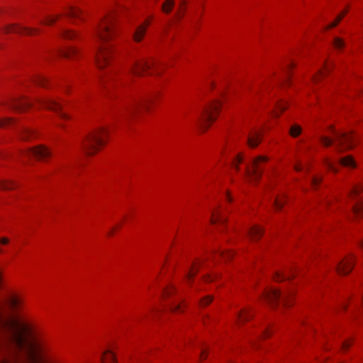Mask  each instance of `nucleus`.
<instances>
[{
    "label": "nucleus",
    "mask_w": 363,
    "mask_h": 363,
    "mask_svg": "<svg viewBox=\"0 0 363 363\" xmlns=\"http://www.w3.org/2000/svg\"><path fill=\"white\" fill-rule=\"evenodd\" d=\"M212 300H213L212 296H207L200 301V306H206L212 301Z\"/></svg>",
    "instance_id": "obj_41"
},
{
    "label": "nucleus",
    "mask_w": 363,
    "mask_h": 363,
    "mask_svg": "<svg viewBox=\"0 0 363 363\" xmlns=\"http://www.w3.org/2000/svg\"><path fill=\"white\" fill-rule=\"evenodd\" d=\"M277 110L274 111V114L276 117L279 116L278 111L280 112L284 111L286 108V104L284 102H279L277 104Z\"/></svg>",
    "instance_id": "obj_38"
},
{
    "label": "nucleus",
    "mask_w": 363,
    "mask_h": 363,
    "mask_svg": "<svg viewBox=\"0 0 363 363\" xmlns=\"http://www.w3.org/2000/svg\"><path fill=\"white\" fill-rule=\"evenodd\" d=\"M361 246L363 248V240L361 242Z\"/></svg>",
    "instance_id": "obj_61"
},
{
    "label": "nucleus",
    "mask_w": 363,
    "mask_h": 363,
    "mask_svg": "<svg viewBox=\"0 0 363 363\" xmlns=\"http://www.w3.org/2000/svg\"><path fill=\"white\" fill-rule=\"evenodd\" d=\"M200 264V262H194L193 265L191 266V268L190 271L188 272V274L186 275V279L188 281H190L191 278L196 275V274L198 272V265Z\"/></svg>",
    "instance_id": "obj_24"
},
{
    "label": "nucleus",
    "mask_w": 363,
    "mask_h": 363,
    "mask_svg": "<svg viewBox=\"0 0 363 363\" xmlns=\"http://www.w3.org/2000/svg\"><path fill=\"white\" fill-rule=\"evenodd\" d=\"M343 17H344V14H339L336 17L335 21L328 26L327 29H330V28L335 27L340 22V21L342 19Z\"/></svg>",
    "instance_id": "obj_35"
},
{
    "label": "nucleus",
    "mask_w": 363,
    "mask_h": 363,
    "mask_svg": "<svg viewBox=\"0 0 363 363\" xmlns=\"http://www.w3.org/2000/svg\"><path fill=\"white\" fill-rule=\"evenodd\" d=\"M268 333H269V330H268V329H266V330H264V336H267V335H269V334H268Z\"/></svg>",
    "instance_id": "obj_56"
},
{
    "label": "nucleus",
    "mask_w": 363,
    "mask_h": 363,
    "mask_svg": "<svg viewBox=\"0 0 363 363\" xmlns=\"http://www.w3.org/2000/svg\"><path fill=\"white\" fill-rule=\"evenodd\" d=\"M225 220H226L225 218H224L220 215L216 216L215 213H213V216L211 218L212 223H216L217 222H219L220 223H224L225 222Z\"/></svg>",
    "instance_id": "obj_33"
},
{
    "label": "nucleus",
    "mask_w": 363,
    "mask_h": 363,
    "mask_svg": "<svg viewBox=\"0 0 363 363\" xmlns=\"http://www.w3.org/2000/svg\"><path fill=\"white\" fill-rule=\"evenodd\" d=\"M15 186L14 184L11 181L3 180L0 182V189L3 190H9Z\"/></svg>",
    "instance_id": "obj_27"
},
{
    "label": "nucleus",
    "mask_w": 363,
    "mask_h": 363,
    "mask_svg": "<svg viewBox=\"0 0 363 363\" xmlns=\"http://www.w3.org/2000/svg\"><path fill=\"white\" fill-rule=\"evenodd\" d=\"M106 134V129L102 128L88 135L82 143L84 152L92 155L99 151L100 146L104 144V136Z\"/></svg>",
    "instance_id": "obj_2"
},
{
    "label": "nucleus",
    "mask_w": 363,
    "mask_h": 363,
    "mask_svg": "<svg viewBox=\"0 0 363 363\" xmlns=\"http://www.w3.org/2000/svg\"><path fill=\"white\" fill-rule=\"evenodd\" d=\"M181 307V303L180 302H174L173 303L171 304L170 306V309L172 311H178Z\"/></svg>",
    "instance_id": "obj_47"
},
{
    "label": "nucleus",
    "mask_w": 363,
    "mask_h": 363,
    "mask_svg": "<svg viewBox=\"0 0 363 363\" xmlns=\"http://www.w3.org/2000/svg\"><path fill=\"white\" fill-rule=\"evenodd\" d=\"M33 132L30 130H28L27 128H22L21 130V138L23 140H26L28 138H29L30 136H32L33 135Z\"/></svg>",
    "instance_id": "obj_31"
},
{
    "label": "nucleus",
    "mask_w": 363,
    "mask_h": 363,
    "mask_svg": "<svg viewBox=\"0 0 363 363\" xmlns=\"http://www.w3.org/2000/svg\"><path fill=\"white\" fill-rule=\"evenodd\" d=\"M348 12V9H345L344 11H342L340 14H344V16L347 14Z\"/></svg>",
    "instance_id": "obj_54"
},
{
    "label": "nucleus",
    "mask_w": 363,
    "mask_h": 363,
    "mask_svg": "<svg viewBox=\"0 0 363 363\" xmlns=\"http://www.w3.org/2000/svg\"><path fill=\"white\" fill-rule=\"evenodd\" d=\"M339 163L346 167H350L354 168L356 166L355 161L354 160L353 157L350 155L345 156L344 157H342L339 160Z\"/></svg>",
    "instance_id": "obj_20"
},
{
    "label": "nucleus",
    "mask_w": 363,
    "mask_h": 363,
    "mask_svg": "<svg viewBox=\"0 0 363 363\" xmlns=\"http://www.w3.org/2000/svg\"><path fill=\"white\" fill-rule=\"evenodd\" d=\"M101 360L103 363H116L115 355L110 350H107L103 354Z\"/></svg>",
    "instance_id": "obj_21"
},
{
    "label": "nucleus",
    "mask_w": 363,
    "mask_h": 363,
    "mask_svg": "<svg viewBox=\"0 0 363 363\" xmlns=\"http://www.w3.org/2000/svg\"><path fill=\"white\" fill-rule=\"evenodd\" d=\"M77 51L73 48H69L66 50H62L59 51V54L65 57H71L72 55H75Z\"/></svg>",
    "instance_id": "obj_28"
},
{
    "label": "nucleus",
    "mask_w": 363,
    "mask_h": 363,
    "mask_svg": "<svg viewBox=\"0 0 363 363\" xmlns=\"http://www.w3.org/2000/svg\"><path fill=\"white\" fill-rule=\"evenodd\" d=\"M155 65V62L150 63L145 59L137 60L130 65L128 69V73L131 75L141 76L143 72L150 69L152 66L154 67Z\"/></svg>",
    "instance_id": "obj_11"
},
{
    "label": "nucleus",
    "mask_w": 363,
    "mask_h": 363,
    "mask_svg": "<svg viewBox=\"0 0 363 363\" xmlns=\"http://www.w3.org/2000/svg\"><path fill=\"white\" fill-rule=\"evenodd\" d=\"M152 101V96L133 99L124 106L121 111V114L128 117L139 112L142 108L147 109V104Z\"/></svg>",
    "instance_id": "obj_4"
},
{
    "label": "nucleus",
    "mask_w": 363,
    "mask_h": 363,
    "mask_svg": "<svg viewBox=\"0 0 363 363\" xmlns=\"http://www.w3.org/2000/svg\"><path fill=\"white\" fill-rule=\"evenodd\" d=\"M204 280H205L206 281H213V278H211V277H205V278H204Z\"/></svg>",
    "instance_id": "obj_53"
},
{
    "label": "nucleus",
    "mask_w": 363,
    "mask_h": 363,
    "mask_svg": "<svg viewBox=\"0 0 363 363\" xmlns=\"http://www.w3.org/2000/svg\"><path fill=\"white\" fill-rule=\"evenodd\" d=\"M323 162L329 170L334 172H337L336 166L328 158H325Z\"/></svg>",
    "instance_id": "obj_30"
},
{
    "label": "nucleus",
    "mask_w": 363,
    "mask_h": 363,
    "mask_svg": "<svg viewBox=\"0 0 363 363\" xmlns=\"http://www.w3.org/2000/svg\"><path fill=\"white\" fill-rule=\"evenodd\" d=\"M150 22L146 21L143 24L139 26L133 35V38L135 42H140L143 38L146 32L147 27L149 26Z\"/></svg>",
    "instance_id": "obj_15"
},
{
    "label": "nucleus",
    "mask_w": 363,
    "mask_h": 363,
    "mask_svg": "<svg viewBox=\"0 0 363 363\" xmlns=\"http://www.w3.org/2000/svg\"><path fill=\"white\" fill-rule=\"evenodd\" d=\"M33 81L34 83H35L37 85L41 86H45V84L47 82V79L43 76H36L33 79Z\"/></svg>",
    "instance_id": "obj_29"
},
{
    "label": "nucleus",
    "mask_w": 363,
    "mask_h": 363,
    "mask_svg": "<svg viewBox=\"0 0 363 363\" xmlns=\"http://www.w3.org/2000/svg\"><path fill=\"white\" fill-rule=\"evenodd\" d=\"M261 141V136L258 132L250 133L247 136V144L250 147H257Z\"/></svg>",
    "instance_id": "obj_16"
},
{
    "label": "nucleus",
    "mask_w": 363,
    "mask_h": 363,
    "mask_svg": "<svg viewBox=\"0 0 363 363\" xmlns=\"http://www.w3.org/2000/svg\"><path fill=\"white\" fill-rule=\"evenodd\" d=\"M252 315L245 309L240 311L237 315L238 323H244L251 318Z\"/></svg>",
    "instance_id": "obj_22"
},
{
    "label": "nucleus",
    "mask_w": 363,
    "mask_h": 363,
    "mask_svg": "<svg viewBox=\"0 0 363 363\" xmlns=\"http://www.w3.org/2000/svg\"><path fill=\"white\" fill-rule=\"evenodd\" d=\"M1 243L3 245H6V244L9 243V239L6 238H2L1 239Z\"/></svg>",
    "instance_id": "obj_52"
},
{
    "label": "nucleus",
    "mask_w": 363,
    "mask_h": 363,
    "mask_svg": "<svg viewBox=\"0 0 363 363\" xmlns=\"http://www.w3.org/2000/svg\"><path fill=\"white\" fill-rule=\"evenodd\" d=\"M98 38L105 43L111 39L114 35V16L107 14L101 21L96 30Z\"/></svg>",
    "instance_id": "obj_3"
},
{
    "label": "nucleus",
    "mask_w": 363,
    "mask_h": 363,
    "mask_svg": "<svg viewBox=\"0 0 363 363\" xmlns=\"http://www.w3.org/2000/svg\"><path fill=\"white\" fill-rule=\"evenodd\" d=\"M34 105L55 111L62 119L68 118V116L62 110V105L55 99L50 98L40 99L35 102L28 99H19L13 101L10 104L11 107L18 111H25Z\"/></svg>",
    "instance_id": "obj_1"
},
{
    "label": "nucleus",
    "mask_w": 363,
    "mask_h": 363,
    "mask_svg": "<svg viewBox=\"0 0 363 363\" xmlns=\"http://www.w3.org/2000/svg\"><path fill=\"white\" fill-rule=\"evenodd\" d=\"M284 203V198H276L274 204L276 209H281Z\"/></svg>",
    "instance_id": "obj_40"
},
{
    "label": "nucleus",
    "mask_w": 363,
    "mask_h": 363,
    "mask_svg": "<svg viewBox=\"0 0 363 363\" xmlns=\"http://www.w3.org/2000/svg\"><path fill=\"white\" fill-rule=\"evenodd\" d=\"M220 106V102L219 101H213L208 106L203 108L202 114L199 118V122L201 123V128L206 130L209 123H211L216 120L215 113H216Z\"/></svg>",
    "instance_id": "obj_5"
},
{
    "label": "nucleus",
    "mask_w": 363,
    "mask_h": 363,
    "mask_svg": "<svg viewBox=\"0 0 363 363\" xmlns=\"http://www.w3.org/2000/svg\"><path fill=\"white\" fill-rule=\"evenodd\" d=\"M174 6V0H166L162 6V11L166 13H169L172 11V8Z\"/></svg>",
    "instance_id": "obj_23"
},
{
    "label": "nucleus",
    "mask_w": 363,
    "mask_h": 363,
    "mask_svg": "<svg viewBox=\"0 0 363 363\" xmlns=\"http://www.w3.org/2000/svg\"><path fill=\"white\" fill-rule=\"evenodd\" d=\"M320 141L325 147H330L333 143V140L326 136H322L320 138Z\"/></svg>",
    "instance_id": "obj_34"
},
{
    "label": "nucleus",
    "mask_w": 363,
    "mask_h": 363,
    "mask_svg": "<svg viewBox=\"0 0 363 363\" xmlns=\"http://www.w3.org/2000/svg\"><path fill=\"white\" fill-rule=\"evenodd\" d=\"M23 157H35L38 160H43L50 156V151L43 146H38L35 148L26 149L21 153Z\"/></svg>",
    "instance_id": "obj_12"
},
{
    "label": "nucleus",
    "mask_w": 363,
    "mask_h": 363,
    "mask_svg": "<svg viewBox=\"0 0 363 363\" xmlns=\"http://www.w3.org/2000/svg\"><path fill=\"white\" fill-rule=\"evenodd\" d=\"M354 266V257L352 255L345 257L337 266V271L340 274H349Z\"/></svg>",
    "instance_id": "obj_13"
},
{
    "label": "nucleus",
    "mask_w": 363,
    "mask_h": 363,
    "mask_svg": "<svg viewBox=\"0 0 363 363\" xmlns=\"http://www.w3.org/2000/svg\"><path fill=\"white\" fill-rule=\"evenodd\" d=\"M363 191V186H356L349 193V199L353 204L352 210L356 217H359L363 213V199L360 194Z\"/></svg>",
    "instance_id": "obj_8"
},
{
    "label": "nucleus",
    "mask_w": 363,
    "mask_h": 363,
    "mask_svg": "<svg viewBox=\"0 0 363 363\" xmlns=\"http://www.w3.org/2000/svg\"><path fill=\"white\" fill-rule=\"evenodd\" d=\"M62 35L65 38L68 39H73L77 35L75 33L71 30H64Z\"/></svg>",
    "instance_id": "obj_42"
},
{
    "label": "nucleus",
    "mask_w": 363,
    "mask_h": 363,
    "mask_svg": "<svg viewBox=\"0 0 363 363\" xmlns=\"http://www.w3.org/2000/svg\"><path fill=\"white\" fill-rule=\"evenodd\" d=\"M324 75V72L323 71H320L318 74V77H322Z\"/></svg>",
    "instance_id": "obj_57"
},
{
    "label": "nucleus",
    "mask_w": 363,
    "mask_h": 363,
    "mask_svg": "<svg viewBox=\"0 0 363 363\" xmlns=\"http://www.w3.org/2000/svg\"><path fill=\"white\" fill-rule=\"evenodd\" d=\"M335 140L338 144L336 149L338 152H342L347 149H350L354 145V137L351 133L335 132L333 130Z\"/></svg>",
    "instance_id": "obj_9"
},
{
    "label": "nucleus",
    "mask_w": 363,
    "mask_h": 363,
    "mask_svg": "<svg viewBox=\"0 0 363 363\" xmlns=\"http://www.w3.org/2000/svg\"><path fill=\"white\" fill-rule=\"evenodd\" d=\"M322 181V178L318 177H313L311 179V185L313 187H316L319 183Z\"/></svg>",
    "instance_id": "obj_45"
},
{
    "label": "nucleus",
    "mask_w": 363,
    "mask_h": 363,
    "mask_svg": "<svg viewBox=\"0 0 363 363\" xmlns=\"http://www.w3.org/2000/svg\"><path fill=\"white\" fill-rule=\"evenodd\" d=\"M219 255L222 256L225 259H230L233 256V253L230 251H220L219 252Z\"/></svg>",
    "instance_id": "obj_43"
},
{
    "label": "nucleus",
    "mask_w": 363,
    "mask_h": 363,
    "mask_svg": "<svg viewBox=\"0 0 363 363\" xmlns=\"http://www.w3.org/2000/svg\"><path fill=\"white\" fill-rule=\"evenodd\" d=\"M294 169L297 172H300L302 170L303 167H302V165L301 164L298 163V164H296L295 166H294Z\"/></svg>",
    "instance_id": "obj_50"
},
{
    "label": "nucleus",
    "mask_w": 363,
    "mask_h": 363,
    "mask_svg": "<svg viewBox=\"0 0 363 363\" xmlns=\"http://www.w3.org/2000/svg\"><path fill=\"white\" fill-rule=\"evenodd\" d=\"M242 162V157L241 155H238L235 160L233 161V167L236 170L239 169L238 164Z\"/></svg>",
    "instance_id": "obj_44"
},
{
    "label": "nucleus",
    "mask_w": 363,
    "mask_h": 363,
    "mask_svg": "<svg viewBox=\"0 0 363 363\" xmlns=\"http://www.w3.org/2000/svg\"><path fill=\"white\" fill-rule=\"evenodd\" d=\"M111 54V45L104 43L99 48L98 52L96 57V60L99 68H103L109 63V58Z\"/></svg>",
    "instance_id": "obj_10"
},
{
    "label": "nucleus",
    "mask_w": 363,
    "mask_h": 363,
    "mask_svg": "<svg viewBox=\"0 0 363 363\" xmlns=\"http://www.w3.org/2000/svg\"><path fill=\"white\" fill-rule=\"evenodd\" d=\"M107 80L113 81V76L112 74L108 76Z\"/></svg>",
    "instance_id": "obj_55"
},
{
    "label": "nucleus",
    "mask_w": 363,
    "mask_h": 363,
    "mask_svg": "<svg viewBox=\"0 0 363 363\" xmlns=\"http://www.w3.org/2000/svg\"><path fill=\"white\" fill-rule=\"evenodd\" d=\"M328 71H329V67L327 65L325 67V72H328Z\"/></svg>",
    "instance_id": "obj_59"
},
{
    "label": "nucleus",
    "mask_w": 363,
    "mask_h": 363,
    "mask_svg": "<svg viewBox=\"0 0 363 363\" xmlns=\"http://www.w3.org/2000/svg\"><path fill=\"white\" fill-rule=\"evenodd\" d=\"M343 17H344V14H339L336 17L335 21L328 26L327 29H330V28L335 27L340 22V21L342 19Z\"/></svg>",
    "instance_id": "obj_36"
},
{
    "label": "nucleus",
    "mask_w": 363,
    "mask_h": 363,
    "mask_svg": "<svg viewBox=\"0 0 363 363\" xmlns=\"http://www.w3.org/2000/svg\"><path fill=\"white\" fill-rule=\"evenodd\" d=\"M6 33H16L26 35H32L36 32V30L32 28L24 27L18 25L11 24L5 28Z\"/></svg>",
    "instance_id": "obj_14"
},
{
    "label": "nucleus",
    "mask_w": 363,
    "mask_h": 363,
    "mask_svg": "<svg viewBox=\"0 0 363 363\" xmlns=\"http://www.w3.org/2000/svg\"><path fill=\"white\" fill-rule=\"evenodd\" d=\"M66 15L71 18H82V11L75 6H69Z\"/></svg>",
    "instance_id": "obj_18"
},
{
    "label": "nucleus",
    "mask_w": 363,
    "mask_h": 363,
    "mask_svg": "<svg viewBox=\"0 0 363 363\" xmlns=\"http://www.w3.org/2000/svg\"><path fill=\"white\" fill-rule=\"evenodd\" d=\"M8 303L12 311H17L21 308L22 301L16 296H11L9 298Z\"/></svg>",
    "instance_id": "obj_19"
},
{
    "label": "nucleus",
    "mask_w": 363,
    "mask_h": 363,
    "mask_svg": "<svg viewBox=\"0 0 363 363\" xmlns=\"http://www.w3.org/2000/svg\"><path fill=\"white\" fill-rule=\"evenodd\" d=\"M333 43L336 49H342L345 45L343 40L340 38H335Z\"/></svg>",
    "instance_id": "obj_37"
},
{
    "label": "nucleus",
    "mask_w": 363,
    "mask_h": 363,
    "mask_svg": "<svg viewBox=\"0 0 363 363\" xmlns=\"http://www.w3.org/2000/svg\"><path fill=\"white\" fill-rule=\"evenodd\" d=\"M290 135L292 136V137H297L301 133V128L300 125H297V124H294L293 125L291 128H290Z\"/></svg>",
    "instance_id": "obj_26"
},
{
    "label": "nucleus",
    "mask_w": 363,
    "mask_h": 363,
    "mask_svg": "<svg viewBox=\"0 0 363 363\" xmlns=\"http://www.w3.org/2000/svg\"><path fill=\"white\" fill-rule=\"evenodd\" d=\"M205 352H206V350L204 349L202 350L201 353V356H200L201 360H203V359H204L206 357V355L205 354Z\"/></svg>",
    "instance_id": "obj_51"
},
{
    "label": "nucleus",
    "mask_w": 363,
    "mask_h": 363,
    "mask_svg": "<svg viewBox=\"0 0 363 363\" xmlns=\"http://www.w3.org/2000/svg\"><path fill=\"white\" fill-rule=\"evenodd\" d=\"M13 121L11 118H5L0 120V127H6L11 125Z\"/></svg>",
    "instance_id": "obj_39"
},
{
    "label": "nucleus",
    "mask_w": 363,
    "mask_h": 363,
    "mask_svg": "<svg viewBox=\"0 0 363 363\" xmlns=\"http://www.w3.org/2000/svg\"><path fill=\"white\" fill-rule=\"evenodd\" d=\"M292 295V291H287L286 294H282L281 291L277 289H269L267 290L264 294L265 298L272 307L277 306L280 298L282 299L284 306H289L290 298Z\"/></svg>",
    "instance_id": "obj_7"
},
{
    "label": "nucleus",
    "mask_w": 363,
    "mask_h": 363,
    "mask_svg": "<svg viewBox=\"0 0 363 363\" xmlns=\"http://www.w3.org/2000/svg\"><path fill=\"white\" fill-rule=\"evenodd\" d=\"M227 197L228 198L229 201H230L231 199H230V196L227 195Z\"/></svg>",
    "instance_id": "obj_60"
},
{
    "label": "nucleus",
    "mask_w": 363,
    "mask_h": 363,
    "mask_svg": "<svg viewBox=\"0 0 363 363\" xmlns=\"http://www.w3.org/2000/svg\"><path fill=\"white\" fill-rule=\"evenodd\" d=\"M294 66V64L293 62H290L289 63H287L286 65V67L284 68V70L286 72V79L288 80L289 78V69H291L292 68V67Z\"/></svg>",
    "instance_id": "obj_46"
},
{
    "label": "nucleus",
    "mask_w": 363,
    "mask_h": 363,
    "mask_svg": "<svg viewBox=\"0 0 363 363\" xmlns=\"http://www.w3.org/2000/svg\"><path fill=\"white\" fill-rule=\"evenodd\" d=\"M180 2H181V5H184L186 4L185 1L184 0H180Z\"/></svg>",
    "instance_id": "obj_58"
},
{
    "label": "nucleus",
    "mask_w": 363,
    "mask_h": 363,
    "mask_svg": "<svg viewBox=\"0 0 363 363\" xmlns=\"http://www.w3.org/2000/svg\"><path fill=\"white\" fill-rule=\"evenodd\" d=\"M113 231V229L108 233L109 235L112 234Z\"/></svg>",
    "instance_id": "obj_62"
},
{
    "label": "nucleus",
    "mask_w": 363,
    "mask_h": 363,
    "mask_svg": "<svg viewBox=\"0 0 363 363\" xmlns=\"http://www.w3.org/2000/svg\"><path fill=\"white\" fill-rule=\"evenodd\" d=\"M247 234L252 240H257L261 237L262 229L258 225H254L248 230Z\"/></svg>",
    "instance_id": "obj_17"
},
{
    "label": "nucleus",
    "mask_w": 363,
    "mask_h": 363,
    "mask_svg": "<svg viewBox=\"0 0 363 363\" xmlns=\"http://www.w3.org/2000/svg\"><path fill=\"white\" fill-rule=\"evenodd\" d=\"M0 252H1V250H0Z\"/></svg>",
    "instance_id": "obj_63"
},
{
    "label": "nucleus",
    "mask_w": 363,
    "mask_h": 363,
    "mask_svg": "<svg viewBox=\"0 0 363 363\" xmlns=\"http://www.w3.org/2000/svg\"><path fill=\"white\" fill-rule=\"evenodd\" d=\"M174 289L173 286H169L168 288H167L164 291V294L163 296H170L172 293H174Z\"/></svg>",
    "instance_id": "obj_48"
},
{
    "label": "nucleus",
    "mask_w": 363,
    "mask_h": 363,
    "mask_svg": "<svg viewBox=\"0 0 363 363\" xmlns=\"http://www.w3.org/2000/svg\"><path fill=\"white\" fill-rule=\"evenodd\" d=\"M351 344L352 342L349 340L343 342L342 344V349L345 350L348 348L351 345Z\"/></svg>",
    "instance_id": "obj_49"
},
{
    "label": "nucleus",
    "mask_w": 363,
    "mask_h": 363,
    "mask_svg": "<svg viewBox=\"0 0 363 363\" xmlns=\"http://www.w3.org/2000/svg\"><path fill=\"white\" fill-rule=\"evenodd\" d=\"M269 160L266 156L260 155L253 159L251 166L246 167L247 176L252 180H258L262 174L264 164Z\"/></svg>",
    "instance_id": "obj_6"
},
{
    "label": "nucleus",
    "mask_w": 363,
    "mask_h": 363,
    "mask_svg": "<svg viewBox=\"0 0 363 363\" xmlns=\"http://www.w3.org/2000/svg\"><path fill=\"white\" fill-rule=\"evenodd\" d=\"M294 276V272H292V270H290L288 274L277 273L275 279L278 281H281L286 279H291Z\"/></svg>",
    "instance_id": "obj_25"
},
{
    "label": "nucleus",
    "mask_w": 363,
    "mask_h": 363,
    "mask_svg": "<svg viewBox=\"0 0 363 363\" xmlns=\"http://www.w3.org/2000/svg\"><path fill=\"white\" fill-rule=\"evenodd\" d=\"M58 18L59 16H47L46 18L42 21V23L45 25H51L54 23Z\"/></svg>",
    "instance_id": "obj_32"
}]
</instances>
